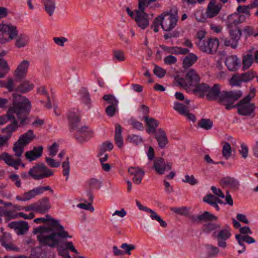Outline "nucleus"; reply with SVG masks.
Listing matches in <instances>:
<instances>
[{
  "label": "nucleus",
  "mask_w": 258,
  "mask_h": 258,
  "mask_svg": "<svg viewBox=\"0 0 258 258\" xmlns=\"http://www.w3.org/2000/svg\"><path fill=\"white\" fill-rule=\"evenodd\" d=\"M162 19L161 15L157 17L154 20L152 25L151 28L153 29L155 33L159 31V26H161Z\"/></svg>",
  "instance_id": "6e6d98bb"
},
{
  "label": "nucleus",
  "mask_w": 258,
  "mask_h": 258,
  "mask_svg": "<svg viewBox=\"0 0 258 258\" xmlns=\"http://www.w3.org/2000/svg\"><path fill=\"white\" fill-rule=\"evenodd\" d=\"M62 244L67 250L72 251L76 254L78 253L77 250L75 248L72 241H64L63 242Z\"/></svg>",
  "instance_id": "338daca9"
},
{
  "label": "nucleus",
  "mask_w": 258,
  "mask_h": 258,
  "mask_svg": "<svg viewBox=\"0 0 258 258\" xmlns=\"http://www.w3.org/2000/svg\"><path fill=\"white\" fill-rule=\"evenodd\" d=\"M34 88V84L29 81H25L21 83L18 87L17 90L22 93H26L32 90Z\"/></svg>",
  "instance_id": "e433bc0d"
},
{
  "label": "nucleus",
  "mask_w": 258,
  "mask_h": 258,
  "mask_svg": "<svg viewBox=\"0 0 258 258\" xmlns=\"http://www.w3.org/2000/svg\"><path fill=\"white\" fill-rule=\"evenodd\" d=\"M44 9L49 16H52L56 9V0H42Z\"/></svg>",
  "instance_id": "2f4dec72"
},
{
  "label": "nucleus",
  "mask_w": 258,
  "mask_h": 258,
  "mask_svg": "<svg viewBox=\"0 0 258 258\" xmlns=\"http://www.w3.org/2000/svg\"><path fill=\"white\" fill-rule=\"evenodd\" d=\"M209 90V86L204 83L197 84L195 86L192 87L190 91H192L194 93L199 94L203 95L205 93H207Z\"/></svg>",
  "instance_id": "72a5a7b5"
},
{
  "label": "nucleus",
  "mask_w": 258,
  "mask_h": 258,
  "mask_svg": "<svg viewBox=\"0 0 258 258\" xmlns=\"http://www.w3.org/2000/svg\"><path fill=\"white\" fill-rule=\"evenodd\" d=\"M236 106L237 107V112L240 115L250 116L251 117L254 116L255 106L254 103L242 99L237 104Z\"/></svg>",
  "instance_id": "1a4fd4ad"
},
{
  "label": "nucleus",
  "mask_w": 258,
  "mask_h": 258,
  "mask_svg": "<svg viewBox=\"0 0 258 258\" xmlns=\"http://www.w3.org/2000/svg\"><path fill=\"white\" fill-rule=\"evenodd\" d=\"M213 235L217 240L218 245L225 248L226 247L225 241L228 239L231 235L230 228L228 226L226 225L219 231L214 232Z\"/></svg>",
  "instance_id": "9b49d317"
},
{
  "label": "nucleus",
  "mask_w": 258,
  "mask_h": 258,
  "mask_svg": "<svg viewBox=\"0 0 258 258\" xmlns=\"http://www.w3.org/2000/svg\"><path fill=\"white\" fill-rule=\"evenodd\" d=\"M145 10L136 11V15L134 20L137 25L142 29H145L149 25L148 15L145 13Z\"/></svg>",
  "instance_id": "ddd939ff"
},
{
  "label": "nucleus",
  "mask_w": 258,
  "mask_h": 258,
  "mask_svg": "<svg viewBox=\"0 0 258 258\" xmlns=\"http://www.w3.org/2000/svg\"><path fill=\"white\" fill-rule=\"evenodd\" d=\"M103 99L109 105L118 106V101L115 97L111 94L105 95Z\"/></svg>",
  "instance_id": "de8ad7c7"
},
{
  "label": "nucleus",
  "mask_w": 258,
  "mask_h": 258,
  "mask_svg": "<svg viewBox=\"0 0 258 258\" xmlns=\"http://www.w3.org/2000/svg\"><path fill=\"white\" fill-rule=\"evenodd\" d=\"M9 71L7 61L3 58H0V78H3Z\"/></svg>",
  "instance_id": "37998d69"
},
{
  "label": "nucleus",
  "mask_w": 258,
  "mask_h": 258,
  "mask_svg": "<svg viewBox=\"0 0 258 258\" xmlns=\"http://www.w3.org/2000/svg\"><path fill=\"white\" fill-rule=\"evenodd\" d=\"M9 178L17 187L21 186V181L18 175L12 174L9 176Z\"/></svg>",
  "instance_id": "69168bd1"
},
{
  "label": "nucleus",
  "mask_w": 258,
  "mask_h": 258,
  "mask_svg": "<svg viewBox=\"0 0 258 258\" xmlns=\"http://www.w3.org/2000/svg\"><path fill=\"white\" fill-rule=\"evenodd\" d=\"M243 82H247L253 79L256 77V73L252 71H249L245 73L240 74Z\"/></svg>",
  "instance_id": "3c124183"
},
{
  "label": "nucleus",
  "mask_w": 258,
  "mask_h": 258,
  "mask_svg": "<svg viewBox=\"0 0 258 258\" xmlns=\"http://www.w3.org/2000/svg\"><path fill=\"white\" fill-rule=\"evenodd\" d=\"M43 149L42 146L35 147L32 150L26 152V158L30 161L35 160L42 155Z\"/></svg>",
  "instance_id": "a878e982"
},
{
  "label": "nucleus",
  "mask_w": 258,
  "mask_h": 258,
  "mask_svg": "<svg viewBox=\"0 0 258 258\" xmlns=\"http://www.w3.org/2000/svg\"><path fill=\"white\" fill-rule=\"evenodd\" d=\"M93 132L92 130L88 129L86 126H84L79 128L77 131L76 138L79 142L83 143L90 139L93 136Z\"/></svg>",
  "instance_id": "dca6fc26"
},
{
  "label": "nucleus",
  "mask_w": 258,
  "mask_h": 258,
  "mask_svg": "<svg viewBox=\"0 0 258 258\" xmlns=\"http://www.w3.org/2000/svg\"><path fill=\"white\" fill-rule=\"evenodd\" d=\"M82 98L85 104H89L90 102L89 94L86 88H82L80 91Z\"/></svg>",
  "instance_id": "4d7b16f0"
},
{
  "label": "nucleus",
  "mask_w": 258,
  "mask_h": 258,
  "mask_svg": "<svg viewBox=\"0 0 258 258\" xmlns=\"http://www.w3.org/2000/svg\"><path fill=\"white\" fill-rule=\"evenodd\" d=\"M231 154L232 150L230 144L227 142L224 143L222 150V156L226 160H228L231 156Z\"/></svg>",
  "instance_id": "a19ab883"
},
{
  "label": "nucleus",
  "mask_w": 258,
  "mask_h": 258,
  "mask_svg": "<svg viewBox=\"0 0 258 258\" xmlns=\"http://www.w3.org/2000/svg\"><path fill=\"white\" fill-rule=\"evenodd\" d=\"M215 1L216 0H211L208 6L206 14L209 18L217 16L221 10L220 7L215 5Z\"/></svg>",
  "instance_id": "bb28decb"
},
{
  "label": "nucleus",
  "mask_w": 258,
  "mask_h": 258,
  "mask_svg": "<svg viewBox=\"0 0 258 258\" xmlns=\"http://www.w3.org/2000/svg\"><path fill=\"white\" fill-rule=\"evenodd\" d=\"M242 69L244 71L249 69L253 62V57L252 54H243L242 57Z\"/></svg>",
  "instance_id": "f704fd0d"
},
{
  "label": "nucleus",
  "mask_w": 258,
  "mask_h": 258,
  "mask_svg": "<svg viewBox=\"0 0 258 258\" xmlns=\"http://www.w3.org/2000/svg\"><path fill=\"white\" fill-rule=\"evenodd\" d=\"M189 102L190 100L187 99L185 100L184 104L175 102L174 103L173 109L182 115H186L187 111L189 109L188 105Z\"/></svg>",
  "instance_id": "c85d7f7f"
},
{
  "label": "nucleus",
  "mask_w": 258,
  "mask_h": 258,
  "mask_svg": "<svg viewBox=\"0 0 258 258\" xmlns=\"http://www.w3.org/2000/svg\"><path fill=\"white\" fill-rule=\"evenodd\" d=\"M164 62L168 65H171L176 63L177 58L174 56L169 55L164 58Z\"/></svg>",
  "instance_id": "774afa93"
},
{
  "label": "nucleus",
  "mask_w": 258,
  "mask_h": 258,
  "mask_svg": "<svg viewBox=\"0 0 258 258\" xmlns=\"http://www.w3.org/2000/svg\"><path fill=\"white\" fill-rule=\"evenodd\" d=\"M183 181L185 183H188L191 185H196L198 182V180L195 178L193 175H186L184 179H183Z\"/></svg>",
  "instance_id": "680f3d73"
},
{
  "label": "nucleus",
  "mask_w": 258,
  "mask_h": 258,
  "mask_svg": "<svg viewBox=\"0 0 258 258\" xmlns=\"http://www.w3.org/2000/svg\"><path fill=\"white\" fill-rule=\"evenodd\" d=\"M220 184L223 187H228L233 190H237L239 186V181L235 178L229 176L221 179Z\"/></svg>",
  "instance_id": "4be33fe9"
},
{
  "label": "nucleus",
  "mask_w": 258,
  "mask_h": 258,
  "mask_svg": "<svg viewBox=\"0 0 258 258\" xmlns=\"http://www.w3.org/2000/svg\"><path fill=\"white\" fill-rule=\"evenodd\" d=\"M29 65L30 62L28 60H23L15 71V77L19 79L24 78L27 74Z\"/></svg>",
  "instance_id": "aec40b11"
},
{
  "label": "nucleus",
  "mask_w": 258,
  "mask_h": 258,
  "mask_svg": "<svg viewBox=\"0 0 258 258\" xmlns=\"http://www.w3.org/2000/svg\"><path fill=\"white\" fill-rule=\"evenodd\" d=\"M35 138V135L31 130H28L26 133L21 135L18 140L25 146Z\"/></svg>",
  "instance_id": "7c9ffc66"
},
{
  "label": "nucleus",
  "mask_w": 258,
  "mask_h": 258,
  "mask_svg": "<svg viewBox=\"0 0 258 258\" xmlns=\"http://www.w3.org/2000/svg\"><path fill=\"white\" fill-rule=\"evenodd\" d=\"M198 60V56L194 54L190 53L186 56L183 61V67L184 69L188 68L192 66Z\"/></svg>",
  "instance_id": "c9c22d12"
},
{
  "label": "nucleus",
  "mask_w": 258,
  "mask_h": 258,
  "mask_svg": "<svg viewBox=\"0 0 258 258\" xmlns=\"http://www.w3.org/2000/svg\"><path fill=\"white\" fill-rule=\"evenodd\" d=\"M147 212L150 213V217L152 220L159 222L160 225L163 227H167V225L166 222L163 221L156 212L150 209H149Z\"/></svg>",
  "instance_id": "a18cd8bd"
},
{
  "label": "nucleus",
  "mask_w": 258,
  "mask_h": 258,
  "mask_svg": "<svg viewBox=\"0 0 258 258\" xmlns=\"http://www.w3.org/2000/svg\"><path fill=\"white\" fill-rule=\"evenodd\" d=\"M87 184L91 189H99L102 186V182L99 180L92 178L87 181Z\"/></svg>",
  "instance_id": "09e8293b"
},
{
  "label": "nucleus",
  "mask_w": 258,
  "mask_h": 258,
  "mask_svg": "<svg viewBox=\"0 0 258 258\" xmlns=\"http://www.w3.org/2000/svg\"><path fill=\"white\" fill-rule=\"evenodd\" d=\"M37 195H39V194L37 187H35L24 192L22 195L16 196V199L19 201L25 202L34 198Z\"/></svg>",
  "instance_id": "cd10ccee"
},
{
  "label": "nucleus",
  "mask_w": 258,
  "mask_h": 258,
  "mask_svg": "<svg viewBox=\"0 0 258 258\" xmlns=\"http://www.w3.org/2000/svg\"><path fill=\"white\" fill-rule=\"evenodd\" d=\"M14 99L6 113L0 115V125L6 124L17 117L20 121V125L27 123L28 115L32 108L31 102L25 96L18 94L13 95Z\"/></svg>",
  "instance_id": "f03ea898"
},
{
  "label": "nucleus",
  "mask_w": 258,
  "mask_h": 258,
  "mask_svg": "<svg viewBox=\"0 0 258 258\" xmlns=\"http://www.w3.org/2000/svg\"><path fill=\"white\" fill-rule=\"evenodd\" d=\"M162 19L161 27L165 31H170L177 25L178 20L177 9L174 8L169 12H163L161 14Z\"/></svg>",
  "instance_id": "20e7f679"
},
{
  "label": "nucleus",
  "mask_w": 258,
  "mask_h": 258,
  "mask_svg": "<svg viewBox=\"0 0 258 258\" xmlns=\"http://www.w3.org/2000/svg\"><path fill=\"white\" fill-rule=\"evenodd\" d=\"M0 160L4 161L6 164L14 167L15 169H18L21 163V159L20 158L15 159L12 155L5 152L0 154Z\"/></svg>",
  "instance_id": "4468645a"
},
{
  "label": "nucleus",
  "mask_w": 258,
  "mask_h": 258,
  "mask_svg": "<svg viewBox=\"0 0 258 258\" xmlns=\"http://www.w3.org/2000/svg\"><path fill=\"white\" fill-rule=\"evenodd\" d=\"M219 249L212 245L206 247V254L207 258H215L218 254Z\"/></svg>",
  "instance_id": "4c0bfd02"
},
{
  "label": "nucleus",
  "mask_w": 258,
  "mask_h": 258,
  "mask_svg": "<svg viewBox=\"0 0 258 258\" xmlns=\"http://www.w3.org/2000/svg\"><path fill=\"white\" fill-rule=\"evenodd\" d=\"M188 219L192 224H200L203 222L216 221L217 218L214 215L206 211L201 215H190L188 216Z\"/></svg>",
  "instance_id": "f8f14e48"
},
{
  "label": "nucleus",
  "mask_w": 258,
  "mask_h": 258,
  "mask_svg": "<svg viewBox=\"0 0 258 258\" xmlns=\"http://www.w3.org/2000/svg\"><path fill=\"white\" fill-rule=\"evenodd\" d=\"M28 42V37L25 35L21 34L17 37L15 45L18 48L23 47L27 45Z\"/></svg>",
  "instance_id": "ea45409f"
},
{
  "label": "nucleus",
  "mask_w": 258,
  "mask_h": 258,
  "mask_svg": "<svg viewBox=\"0 0 258 258\" xmlns=\"http://www.w3.org/2000/svg\"><path fill=\"white\" fill-rule=\"evenodd\" d=\"M117 111V106L108 105L105 108V112L109 117L113 116Z\"/></svg>",
  "instance_id": "bf43d9fd"
},
{
  "label": "nucleus",
  "mask_w": 258,
  "mask_h": 258,
  "mask_svg": "<svg viewBox=\"0 0 258 258\" xmlns=\"http://www.w3.org/2000/svg\"><path fill=\"white\" fill-rule=\"evenodd\" d=\"M114 142L119 149H122L123 146V140L122 136V128L120 124H115Z\"/></svg>",
  "instance_id": "393cba45"
},
{
  "label": "nucleus",
  "mask_w": 258,
  "mask_h": 258,
  "mask_svg": "<svg viewBox=\"0 0 258 258\" xmlns=\"http://www.w3.org/2000/svg\"><path fill=\"white\" fill-rule=\"evenodd\" d=\"M18 35L15 26L5 24H0V42L5 43L14 39Z\"/></svg>",
  "instance_id": "0eeeda50"
},
{
  "label": "nucleus",
  "mask_w": 258,
  "mask_h": 258,
  "mask_svg": "<svg viewBox=\"0 0 258 258\" xmlns=\"http://www.w3.org/2000/svg\"><path fill=\"white\" fill-rule=\"evenodd\" d=\"M144 118L148 126L147 132L148 133H155L158 126L159 122L155 118H149L148 116H145Z\"/></svg>",
  "instance_id": "473e14b6"
},
{
  "label": "nucleus",
  "mask_w": 258,
  "mask_h": 258,
  "mask_svg": "<svg viewBox=\"0 0 258 258\" xmlns=\"http://www.w3.org/2000/svg\"><path fill=\"white\" fill-rule=\"evenodd\" d=\"M68 117L71 126L72 128L77 127V124L80 122L79 115L75 112H70Z\"/></svg>",
  "instance_id": "58836bf2"
},
{
  "label": "nucleus",
  "mask_w": 258,
  "mask_h": 258,
  "mask_svg": "<svg viewBox=\"0 0 258 258\" xmlns=\"http://www.w3.org/2000/svg\"><path fill=\"white\" fill-rule=\"evenodd\" d=\"M48 221V227H39L34 229V233L38 234L37 237L40 243L51 247H55L59 243L58 237L62 238L72 237L58 221L50 217Z\"/></svg>",
  "instance_id": "f257e3e1"
},
{
  "label": "nucleus",
  "mask_w": 258,
  "mask_h": 258,
  "mask_svg": "<svg viewBox=\"0 0 258 258\" xmlns=\"http://www.w3.org/2000/svg\"><path fill=\"white\" fill-rule=\"evenodd\" d=\"M153 72L154 74L159 78H163L166 73L165 69L156 65L155 66Z\"/></svg>",
  "instance_id": "13d9d810"
},
{
  "label": "nucleus",
  "mask_w": 258,
  "mask_h": 258,
  "mask_svg": "<svg viewBox=\"0 0 258 258\" xmlns=\"http://www.w3.org/2000/svg\"><path fill=\"white\" fill-rule=\"evenodd\" d=\"M172 165L170 163H166L163 158H157L154 162V168L159 174H163L166 170H170Z\"/></svg>",
  "instance_id": "2eb2a0df"
},
{
  "label": "nucleus",
  "mask_w": 258,
  "mask_h": 258,
  "mask_svg": "<svg viewBox=\"0 0 258 258\" xmlns=\"http://www.w3.org/2000/svg\"><path fill=\"white\" fill-rule=\"evenodd\" d=\"M229 37H225L224 36L220 37V39L223 42L225 46L231 47L235 49L238 45V41L240 39L241 32L238 29L231 30L229 32Z\"/></svg>",
  "instance_id": "9d476101"
},
{
  "label": "nucleus",
  "mask_w": 258,
  "mask_h": 258,
  "mask_svg": "<svg viewBox=\"0 0 258 258\" xmlns=\"http://www.w3.org/2000/svg\"><path fill=\"white\" fill-rule=\"evenodd\" d=\"M129 174L133 176V181L137 184L141 183L145 172L138 167H131L128 169Z\"/></svg>",
  "instance_id": "f3484780"
},
{
  "label": "nucleus",
  "mask_w": 258,
  "mask_h": 258,
  "mask_svg": "<svg viewBox=\"0 0 258 258\" xmlns=\"http://www.w3.org/2000/svg\"><path fill=\"white\" fill-rule=\"evenodd\" d=\"M40 204L36 203L37 212L40 213H44L51 207L49 199L47 197L43 198L40 201Z\"/></svg>",
  "instance_id": "c756f323"
},
{
  "label": "nucleus",
  "mask_w": 258,
  "mask_h": 258,
  "mask_svg": "<svg viewBox=\"0 0 258 258\" xmlns=\"http://www.w3.org/2000/svg\"><path fill=\"white\" fill-rule=\"evenodd\" d=\"M112 59L114 61H123L125 60L124 52L121 50L114 49L112 51Z\"/></svg>",
  "instance_id": "79ce46f5"
},
{
  "label": "nucleus",
  "mask_w": 258,
  "mask_h": 258,
  "mask_svg": "<svg viewBox=\"0 0 258 258\" xmlns=\"http://www.w3.org/2000/svg\"><path fill=\"white\" fill-rule=\"evenodd\" d=\"M200 78L197 71L190 69L186 73L184 78H180L178 82L179 84L187 91H190L191 87L199 83Z\"/></svg>",
  "instance_id": "39448f33"
},
{
  "label": "nucleus",
  "mask_w": 258,
  "mask_h": 258,
  "mask_svg": "<svg viewBox=\"0 0 258 258\" xmlns=\"http://www.w3.org/2000/svg\"><path fill=\"white\" fill-rule=\"evenodd\" d=\"M220 227V225L218 224L208 223L204 225L203 230L206 232H210Z\"/></svg>",
  "instance_id": "5fc2aeb1"
},
{
  "label": "nucleus",
  "mask_w": 258,
  "mask_h": 258,
  "mask_svg": "<svg viewBox=\"0 0 258 258\" xmlns=\"http://www.w3.org/2000/svg\"><path fill=\"white\" fill-rule=\"evenodd\" d=\"M62 167L63 169V175L66 177V180H67L69 176L70 171V165L68 157L66 158V160L62 163Z\"/></svg>",
  "instance_id": "8fccbe9b"
},
{
  "label": "nucleus",
  "mask_w": 258,
  "mask_h": 258,
  "mask_svg": "<svg viewBox=\"0 0 258 258\" xmlns=\"http://www.w3.org/2000/svg\"><path fill=\"white\" fill-rule=\"evenodd\" d=\"M198 124L199 127L209 130L212 127L213 122L210 119L202 118L198 121Z\"/></svg>",
  "instance_id": "c03bdc74"
},
{
  "label": "nucleus",
  "mask_w": 258,
  "mask_h": 258,
  "mask_svg": "<svg viewBox=\"0 0 258 258\" xmlns=\"http://www.w3.org/2000/svg\"><path fill=\"white\" fill-rule=\"evenodd\" d=\"M207 96L209 99H218L225 106L227 110L235 107L233 102L239 99L242 95L241 91L220 92L219 85L216 84L212 88L209 87Z\"/></svg>",
  "instance_id": "7ed1b4c3"
},
{
  "label": "nucleus",
  "mask_w": 258,
  "mask_h": 258,
  "mask_svg": "<svg viewBox=\"0 0 258 258\" xmlns=\"http://www.w3.org/2000/svg\"><path fill=\"white\" fill-rule=\"evenodd\" d=\"M25 146L21 144L18 141L16 142L13 147V151L15 152V156L17 158H19L24 151Z\"/></svg>",
  "instance_id": "49530a36"
},
{
  "label": "nucleus",
  "mask_w": 258,
  "mask_h": 258,
  "mask_svg": "<svg viewBox=\"0 0 258 258\" xmlns=\"http://www.w3.org/2000/svg\"><path fill=\"white\" fill-rule=\"evenodd\" d=\"M10 122H12L11 123L8 124L2 130V132L6 135L5 136L9 139L11 138L13 133L18 128L19 126L23 125H20V121L18 119L17 117H15L14 119Z\"/></svg>",
  "instance_id": "6ab92c4d"
},
{
  "label": "nucleus",
  "mask_w": 258,
  "mask_h": 258,
  "mask_svg": "<svg viewBox=\"0 0 258 258\" xmlns=\"http://www.w3.org/2000/svg\"><path fill=\"white\" fill-rule=\"evenodd\" d=\"M8 227L14 229L18 234H23L28 230V223L24 221L11 222L8 224Z\"/></svg>",
  "instance_id": "412c9836"
},
{
  "label": "nucleus",
  "mask_w": 258,
  "mask_h": 258,
  "mask_svg": "<svg viewBox=\"0 0 258 258\" xmlns=\"http://www.w3.org/2000/svg\"><path fill=\"white\" fill-rule=\"evenodd\" d=\"M198 47L199 49L207 54L215 53L219 47V42L217 38H208L204 42H201Z\"/></svg>",
  "instance_id": "6e6552de"
},
{
  "label": "nucleus",
  "mask_w": 258,
  "mask_h": 258,
  "mask_svg": "<svg viewBox=\"0 0 258 258\" xmlns=\"http://www.w3.org/2000/svg\"><path fill=\"white\" fill-rule=\"evenodd\" d=\"M243 82L240 74L235 75L229 80V84L232 86H240Z\"/></svg>",
  "instance_id": "864d4df0"
},
{
  "label": "nucleus",
  "mask_w": 258,
  "mask_h": 258,
  "mask_svg": "<svg viewBox=\"0 0 258 258\" xmlns=\"http://www.w3.org/2000/svg\"><path fill=\"white\" fill-rule=\"evenodd\" d=\"M155 139L159 147L161 149L164 148L169 143L166 133L162 128L158 129L155 133Z\"/></svg>",
  "instance_id": "5701e85b"
},
{
  "label": "nucleus",
  "mask_w": 258,
  "mask_h": 258,
  "mask_svg": "<svg viewBox=\"0 0 258 258\" xmlns=\"http://www.w3.org/2000/svg\"><path fill=\"white\" fill-rule=\"evenodd\" d=\"M240 60L236 55H232L226 57L225 64L230 71H235L240 67Z\"/></svg>",
  "instance_id": "a211bd4d"
},
{
  "label": "nucleus",
  "mask_w": 258,
  "mask_h": 258,
  "mask_svg": "<svg viewBox=\"0 0 258 258\" xmlns=\"http://www.w3.org/2000/svg\"><path fill=\"white\" fill-rule=\"evenodd\" d=\"M11 236L9 233H4L3 236L0 237V241L2 243V245L5 247V248L9 251H19L20 248L16 246L14 244L8 242L7 241L9 239H11Z\"/></svg>",
  "instance_id": "b1692460"
},
{
  "label": "nucleus",
  "mask_w": 258,
  "mask_h": 258,
  "mask_svg": "<svg viewBox=\"0 0 258 258\" xmlns=\"http://www.w3.org/2000/svg\"><path fill=\"white\" fill-rule=\"evenodd\" d=\"M204 202L209 204V205H211L214 202H218V203L219 204H222L223 202L220 200L219 199H218L217 197L214 196V195L210 194H208L206 196L204 197L203 198Z\"/></svg>",
  "instance_id": "603ef678"
},
{
  "label": "nucleus",
  "mask_w": 258,
  "mask_h": 258,
  "mask_svg": "<svg viewBox=\"0 0 258 258\" xmlns=\"http://www.w3.org/2000/svg\"><path fill=\"white\" fill-rule=\"evenodd\" d=\"M2 87L6 88L9 91L12 92L15 90L14 80L11 78H8V82L2 85Z\"/></svg>",
  "instance_id": "052dcab7"
},
{
  "label": "nucleus",
  "mask_w": 258,
  "mask_h": 258,
  "mask_svg": "<svg viewBox=\"0 0 258 258\" xmlns=\"http://www.w3.org/2000/svg\"><path fill=\"white\" fill-rule=\"evenodd\" d=\"M251 9L250 8V5L247 6H239L237 8V11L239 13H244L247 17L250 15L249 9Z\"/></svg>",
  "instance_id": "0e129e2a"
},
{
  "label": "nucleus",
  "mask_w": 258,
  "mask_h": 258,
  "mask_svg": "<svg viewBox=\"0 0 258 258\" xmlns=\"http://www.w3.org/2000/svg\"><path fill=\"white\" fill-rule=\"evenodd\" d=\"M45 161L47 164L51 167L56 168L60 166V161H56L51 157H46Z\"/></svg>",
  "instance_id": "e2e57ef3"
},
{
  "label": "nucleus",
  "mask_w": 258,
  "mask_h": 258,
  "mask_svg": "<svg viewBox=\"0 0 258 258\" xmlns=\"http://www.w3.org/2000/svg\"><path fill=\"white\" fill-rule=\"evenodd\" d=\"M30 174L33 179L39 180L52 176L53 172L42 163L36 164L30 168Z\"/></svg>",
  "instance_id": "423d86ee"
}]
</instances>
